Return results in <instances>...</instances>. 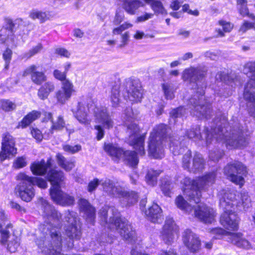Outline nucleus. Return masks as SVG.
<instances>
[{
    "label": "nucleus",
    "instance_id": "nucleus-1",
    "mask_svg": "<svg viewBox=\"0 0 255 255\" xmlns=\"http://www.w3.org/2000/svg\"><path fill=\"white\" fill-rule=\"evenodd\" d=\"M211 128L205 127L201 132L199 126H194L186 132V136L189 139L195 140H206V146L211 147L215 144V148L209 151V158L214 162L218 161L224 155L223 149L220 146H225L229 149L241 148L248 144L247 139L243 134V127H241L237 118H233L230 123L225 114L216 118Z\"/></svg>",
    "mask_w": 255,
    "mask_h": 255
},
{
    "label": "nucleus",
    "instance_id": "nucleus-2",
    "mask_svg": "<svg viewBox=\"0 0 255 255\" xmlns=\"http://www.w3.org/2000/svg\"><path fill=\"white\" fill-rule=\"evenodd\" d=\"M43 211V215L48 220L53 221L50 224L54 228L50 231L51 240L48 247L44 249L43 252L45 255H61L62 239L59 231L61 228L62 222L67 223L65 231L69 241L66 244L68 248H72L74 240H79L82 236L80 227L77 225V213L73 211L67 210L64 213V218L62 219L60 213L56 210L53 206L43 198H40L38 201Z\"/></svg>",
    "mask_w": 255,
    "mask_h": 255
},
{
    "label": "nucleus",
    "instance_id": "nucleus-3",
    "mask_svg": "<svg viewBox=\"0 0 255 255\" xmlns=\"http://www.w3.org/2000/svg\"><path fill=\"white\" fill-rule=\"evenodd\" d=\"M207 72V69L202 66L190 67L184 70L183 79L195 84L196 92L189 99L187 108L179 107L170 112V122L173 120L175 123L176 119L185 116L186 112H189L191 115L199 118L209 119L211 118L212 113L211 104L204 96L207 87L205 79Z\"/></svg>",
    "mask_w": 255,
    "mask_h": 255
},
{
    "label": "nucleus",
    "instance_id": "nucleus-4",
    "mask_svg": "<svg viewBox=\"0 0 255 255\" xmlns=\"http://www.w3.org/2000/svg\"><path fill=\"white\" fill-rule=\"evenodd\" d=\"M219 206L223 213L220 218L221 224L228 230H237L239 218L236 211L248 209L251 206V199L248 193L240 194L229 188L220 190L218 194Z\"/></svg>",
    "mask_w": 255,
    "mask_h": 255
},
{
    "label": "nucleus",
    "instance_id": "nucleus-5",
    "mask_svg": "<svg viewBox=\"0 0 255 255\" xmlns=\"http://www.w3.org/2000/svg\"><path fill=\"white\" fill-rule=\"evenodd\" d=\"M30 169L35 175H43L47 173L46 178L52 185L50 195L53 202L62 206L74 204V197L62 191L59 185L64 178L63 172L52 168L51 159H48L46 162L42 159L40 162H33L30 166Z\"/></svg>",
    "mask_w": 255,
    "mask_h": 255
},
{
    "label": "nucleus",
    "instance_id": "nucleus-6",
    "mask_svg": "<svg viewBox=\"0 0 255 255\" xmlns=\"http://www.w3.org/2000/svg\"><path fill=\"white\" fill-rule=\"evenodd\" d=\"M93 111L96 122L101 124V125L95 126L96 130V138L98 140H101L104 136L105 131L103 128L111 129L113 128L114 123L108 113L107 108L103 106H97L93 100L90 98H85L79 102L77 108L72 109L74 117L81 124H89L87 119L88 112Z\"/></svg>",
    "mask_w": 255,
    "mask_h": 255
},
{
    "label": "nucleus",
    "instance_id": "nucleus-7",
    "mask_svg": "<svg viewBox=\"0 0 255 255\" xmlns=\"http://www.w3.org/2000/svg\"><path fill=\"white\" fill-rule=\"evenodd\" d=\"M100 216L101 221L111 230H116L126 241L132 243L136 237L135 232L129 222L125 218L120 217V213L115 207L103 208L100 210Z\"/></svg>",
    "mask_w": 255,
    "mask_h": 255
},
{
    "label": "nucleus",
    "instance_id": "nucleus-8",
    "mask_svg": "<svg viewBox=\"0 0 255 255\" xmlns=\"http://www.w3.org/2000/svg\"><path fill=\"white\" fill-rule=\"evenodd\" d=\"M216 174L215 172H209L196 179L185 177L181 183L183 185V190L188 196L190 201L198 204L200 202L201 190H206L215 182Z\"/></svg>",
    "mask_w": 255,
    "mask_h": 255
},
{
    "label": "nucleus",
    "instance_id": "nucleus-9",
    "mask_svg": "<svg viewBox=\"0 0 255 255\" xmlns=\"http://www.w3.org/2000/svg\"><path fill=\"white\" fill-rule=\"evenodd\" d=\"M169 129L167 126L161 124L155 126L151 132L148 141V152L156 159H161L164 156V147L167 139L171 141L170 136H167Z\"/></svg>",
    "mask_w": 255,
    "mask_h": 255
},
{
    "label": "nucleus",
    "instance_id": "nucleus-10",
    "mask_svg": "<svg viewBox=\"0 0 255 255\" xmlns=\"http://www.w3.org/2000/svg\"><path fill=\"white\" fill-rule=\"evenodd\" d=\"M125 124L127 127V133L128 136V143L138 151L140 155L145 154L144 143L145 135H139V128L135 123L132 122L133 115L132 109L127 108L125 110Z\"/></svg>",
    "mask_w": 255,
    "mask_h": 255
},
{
    "label": "nucleus",
    "instance_id": "nucleus-11",
    "mask_svg": "<svg viewBox=\"0 0 255 255\" xmlns=\"http://www.w3.org/2000/svg\"><path fill=\"white\" fill-rule=\"evenodd\" d=\"M243 71L250 79L245 87L244 98L249 115L255 120V61L245 63Z\"/></svg>",
    "mask_w": 255,
    "mask_h": 255
},
{
    "label": "nucleus",
    "instance_id": "nucleus-12",
    "mask_svg": "<svg viewBox=\"0 0 255 255\" xmlns=\"http://www.w3.org/2000/svg\"><path fill=\"white\" fill-rule=\"evenodd\" d=\"M175 204L185 213L190 214L193 210L195 217L205 223H211L214 220V210L204 203H200L192 207L181 195H179L175 199Z\"/></svg>",
    "mask_w": 255,
    "mask_h": 255
},
{
    "label": "nucleus",
    "instance_id": "nucleus-13",
    "mask_svg": "<svg viewBox=\"0 0 255 255\" xmlns=\"http://www.w3.org/2000/svg\"><path fill=\"white\" fill-rule=\"evenodd\" d=\"M7 222V217L5 215L4 211H0V244L1 245L5 246L7 241V239L10 238L7 244V250L10 253H15L20 245L19 239L13 235L10 237L9 234L12 231V225L11 223L6 224Z\"/></svg>",
    "mask_w": 255,
    "mask_h": 255
},
{
    "label": "nucleus",
    "instance_id": "nucleus-14",
    "mask_svg": "<svg viewBox=\"0 0 255 255\" xmlns=\"http://www.w3.org/2000/svg\"><path fill=\"white\" fill-rule=\"evenodd\" d=\"M210 232L213 235V238L215 239H220L223 236H225L228 242L238 248L246 250L252 249L251 244L243 237V234L241 233L227 232L221 228H213L210 230Z\"/></svg>",
    "mask_w": 255,
    "mask_h": 255
},
{
    "label": "nucleus",
    "instance_id": "nucleus-15",
    "mask_svg": "<svg viewBox=\"0 0 255 255\" xmlns=\"http://www.w3.org/2000/svg\"><path fill=\"white\" fill-rule=\"evenodd\" d=\"M224 172L228 178L236 184L242 186L245 183L243 176L247 173V168L239 161L228 163L224 168Z\"/></svg>",
    "mask_w": 255,
    "mask_h": 255
},
{
    "label": "nucleus",
    "instance_id": "nucleus-16",
    "mask_svg": "<svg viewBox=\"0 0 255 255\" xmlns=\"http://www.w3.org/2000/svg\"><path fill=\"white\" fill-rule=\"evenodd\" d=\"M216 80L217 81L218 88L215 90V95L223 98L231 96L232 94V89L235 88L236 80L231 78L229 75L225 72H218L216 76Z\"/></svg>",
    "mask_w": 255,
    "mask_h": 255
},
{
    "label": "nucleus",
    "instance_id": "nucleus-17",
    "mask_svg": "<svg viewBox=\"0 0 255 255\" xmlns=\"http://www.w3.org/2000/svg\"><path fill=\"white\" fill-rule=\"evenodd\" d=\"M205 160L201 154L196 152L193 158L190 150H188L183 155L182 160V167L190 172L197 173L204 168Z\"/></svg>",
    "mask_w": 255,
    "mask_h": 255
},
{
    "label": "nucleus",
    "instance_id": "nucleus-18",
    "mask_svg": "<svg viewBox=\"0 0 255 255\" xmlns=\"http://www.w3.org/2000/svg\"><path fill=\"white\" fill-rule=\"evenodd\" d=\"M17 180L19 182L16 190L20 198L27 202L30 201L34 196L35 192L30 176L24 173H20L17 176Z\"/></svg>",
    "mask_w": 255,
    "mask_h": 255
},
{
    "label": "nucleus",
    "instance_id": "nucleus-19",
    "mask_svg": "<svg viewBox=\"0 0 255 255\" xmlns=\"http://www.w3.org/2000/svg\"><path fill=\"white\" fill-rule=\"evenodd\" d=\"M125 93L123 96L126 100L133 102H140L143 96V91L140 84L137 80L127 79L124 83Z\"/></svg>",
    "mask_w": 255,
    "mask_h": 255
},
{
    "label": "nucleus",
    "instance_id": "nucleus-20",
    "mask_svg": "<svg viewBox=\"0 0 255 255\" xmlns=\"http://www.w3.org/2000/svg\"><path fill=\"white\" fill-rule=\"evenodd\" d=\"M16 153L17 149L15 147V141L13 137L8 132L3 134L0 162L14 156Z\"/></svg>",
    "mask_w": 255,
    "mask_h": 255
},
{
    "label": "nucleus",
    "instance_id": "nucleus-21",
    "mask_svg": "<svg viewBox=\"0 0 255 255\" xmlns=\"http://www.w3.org/2000/svg\"><path fill=\"white\" fill-rule=\"evenodd\" d=\"M178 227L173 220L169 217L167 218L161 232V237L164 242L166 244H171L178 237Z\"/></svg>",
    "mask_w": 255,
    "mask_h": 255
},
{
    "label": "nucleus",
    "instance_id": "nucleus-22",
    "mask_svg": "<svg viewBox=\"0 0 255 255\" xmlns=\"http://www.w3.org/2000/svg\"><path fill=\"white\" fill-rule=\"evenodd\" d=\"M182 240L184 245L193 253H197L200 249L201 242L198 236L191 230L186 229L182 234Z\"/></svg>",
    "mask_w": 255,
    "mask_h": 255
},
{
    "label": "nucleus",
    "instance_id": "nucleus-23",
    "mask_svg": "<svg viewBox=\"0 0 255 255\" xmlns=\"http://www.w3.org/2000/svg\"><path fill=\"white\" fill-rule=\"evenodd\" d=\"M74 86L69 80H65L62 83V87L57 92L56 96L58 102L64 104L69 100L74 92Z\"/></svg>",
    "mask_w": 255,
    "mask_h": 255
},
{
    "label": "nucleus",
    "instance_id": "nucleus-24",
    "mask_svg": "<svg viewBox=\"0 0 255 255\" xmlns=\"http://www.w3.org/2000/svg\"><path fill=\"white\" fill-rule=\"evenodd\" d=\"M80 209L84 215L87 222L91 225H93L95 219L96 210L88 200L81 199L79 200Z\"/></svg>",
    "mask_w": 255,
    "mask_h": 255
},
{
    "label": "nucleus",
    "instance_id": "nucleus-25",
    "mask_svg": "<svg viewBox=\"0 0 255 255\" xmlns=\"http://www.w3.org/2000/svg\"><path fill=\"white\" fill-rule=\"evenodd\" d=\"M14 24L11 19H7L6 20V24L0 30V42L1 43H4L9 39L13 42L15 45L13 31L14 28Z\"/></svg>",
    "mask_w": 255,
    "mask_h": 255
},
{
    "label": "nucleus",
    "instance_id": "nucleus-26",
    "mask_svg": "<svg viewBox=\"0 0 255 255\" xmlns=\"http://www.w3.org/2000/svg\"><path fill=\"white\" fill-rule=\"evenodd\" d=\"M28 74L31 75L32 81L36 85H40L46 80L47 77L42 71L37 70L35 65H31L27 68L23 72V75L25 76Z\"/></svg>",
    "mask_w": 255,
    "mask_h": 255
},
{
    "label": "nucleus",
    "instance_id": "nucleus-27",
    "mask_svg": "<svg viewBox=\"0 0 255 255\" xmlns=\"http://www.w3.org/2000/svg\"><path fill=\"white\" fill-rule=\"evenodd\" d=\"M120 199L122 206H130L137 201L138 195L133 191H126L122 188L117 197Z\"/></svg>",
    "mask_w": 255,
    "mask_h": 255
},
{
    "label": "nucleus",
    "instance_id": "nucleus-28",
    "mask_svg": "<svg viewBox=\"0 0 255 255\" xmlns=\"http://www.w3.org/2000/svg\"><path fill=\"white\" fill-rule=\"evenodd\" d=\"M101 185L104 192L108 195L115 197H118L122 189V187L117 185L115 182L108 178L104 180H102Z\"/></svg>",
    "mask_w": 255,
    "mask_h": 255
},
{
    "label": "nucleus",
    "instance_id": "nucleus-29",
    "mask_svg": "<svg viewBox=\"0 0 255 255\" xmlns=\"http://www.w3.org/2000/svg\"><path fill=\"white\" fill-rule=\"evenodd\" d=\"M145 213L153 223H159L162 218L161 209L157 204H153Z\"/></svg>",
    "mask_w": 255,
    "mask_h": 255
},
{
    "label": "nucleus",
    "instance_id": "nucleus-30",
    "mask_svg": "<svg viewBox=\"0 0 255 255\" xmlns=\"http://www.w3.org/2000/svg\"><path fill=\"white\" fill-rule=\"evenodd\" d=\"M104 149L114 160L117 161H118L122 157L124 151L122 148L113 143L105 144Z\"/></svg>",
    "mask_w": 255,
    "mask_h": 255
},
{
    "label": "nucleus",
    "instance_id": "nucleus-31",
    "mask_svg": "<svg viewBox=\"0 0 255 255\" xmlns=\"http://www.w3.org/2000/svg\"><path fill=\"white\" fill-rule=\"evenodd\" d=\"M121 158L126 164L132 167H136L139 162L137 153L134 151L124 150Z\"/></svg>",
    "mask_w": 255,
    "mask_h": 255
},
{
    "label": "nucleus",
    "instance_id": "nucleus-32",
    "mask_svg": "<svg viewBox=\"0 0 255 255\" xmlns=\"http://www.w3.org/2000/svg\"><path fill=\"white\" fill-rule=\"evenodd\" d=\"M143 4L140 0H125L123 1V8L127 13L133 15L139 7Z\"/></svg>",
    "mask_w": 255,
    "mask_h": 255
},
{
    "label": "nucleus",
    "instance_id": "nucleus-33",
    "mask_svg": "<svg viewBox=\"0 0 255 255\" xmlns=\"http://www.w3.org/2000/svg\"><path fill=\"white\" fill-rule=\"evenodd\" d=\"M46 119L51 121L52 126L50 129V132L53 133L54 130H61L65 127V123L63 117L59 116L56 121H53L52 115L48 113L46 115Z\"/></svg>",
    "mask_w": 255,
    "mask_h": 255
},
{
    "label": "nucleus",
    "instance_id": "nucleus-34",
    "mask_svg": "<svg viewBox=\"0 0 255 255\" xmlns=\"http://www.w3.org/2000/svg\"><path fill=\"white\" fill-rule=\"evenodd\" d=\"M39 116L40 113L38 112L33 111L23 118L21 121L18 123L17 128H26Z\"/></svg>",
    "mask_w": 255,
    "mask_h": 255
},
{
    "label": "nucleus",
    "instance_id": "nucleus-35",
    "mask_svg": "<svg viewBox=\"0 0 255 255\" xmlns=\"http://www.w3.org/2000/svg\"><path fill=\"white\" fill-rule=\"evenodd\" d=\"M54 84L51 82H47L42 85L38 91V96L42 100L46 99L50 93L54 90Z\"/></svg>",
    "mask_w": 255,
    "mask_h": 255
},
{
    "label": "nucleus",
    "instance_id": "nucleus-36",
    "mask_svg": "<svg viewBox=\"0 0 255 255\" xmlns=\"http://www.w3.org/2000/svg\"><path fill=\"white\" fill-rule=\"evenodd\" d=\"M56 158L58 165L67 171H70L75 166L74 162L67 160L60 153L57 154Z\"/></svg>",
    "mask_w": 255,
    "mask_h": 255
},
{
    "label": "nucleus",
    "instance_id": "nucleus-37",
    "mask_svg": "<svg viewBox=\"0 0 255 255\" xmlns=\"http://www.w3.org/2000/svg\"><path fill=\"white\" fill-rule=\"evenodd\" d=\"M161 173L160 170L149 169L145 177L147 183L150 186H154L156 184L157 178Z\"/></svg>",
    "mask_w": 255,
    "mask_h": 255
},
{
    "label": "nucleus",
    "instance_id": "nucleus-38",
    "mask_svg": "<svg viewBox=\"0 0 255 255\" xmlns=\"http://www.w3.org/2000/svg\"><path fill=\"white\" fill-rule=\"evenodd\" d=\"M170 139L171 141L167 139L166 142H169V148L173 154L176 155L182 153L183 149L181 147L182 144V141L181 140H183V139L179 138L180 141L176 140L174 141L173 138L170 137Z\"/></svg>",
    "mask_w": 255,
    "mask_h": 255
},
{
    "label": "nucleus",
    "instance_id": "nucleus-39",
    "mask_svg": "<svg viewBox=\"0 0 255 255\" xmlns=\"http://www.w3.org/2000/svg\"><path fill=\"white\" fill-rule=\"evenodd\" d=\"M30 16L33 19H38L40 22L43 23L49 18V13L38 10H33L30 13Z\"/></svg>",
    "mask_w": 255,
    "mask_h": 255
},
{
    "label": "nucleus",
    "instance_id": "nucleus-40",
    "mask_svg": "<svg viewBox=\"0 0 255 255\" xmlns=\"http://www.w3.org/2000/svg\"><path fill=\"white\" fill-rule=\"evenodd\" d=\"M120 87L118 85H115L111 90V101L112 106L117 107L120 103Z\"/></svg>",
    "mask_w": 255,
    "mask_h": 255
},
{
    "label": "nucleus",
    "instance_id": "nucleus-41",
    "mask_svg": "<svg viewBox=\"0 0 255 255\" xmlns=\"http://www.w3.org/2000/svg\"><path fill=\"white\" fill-rule=\"evenodd\" d=\"M150 6L156 14H164L166 13V10L160 0H154L151 3Z\"/></svg>",
    "mask_w": 255,
    "mask_h": 255
},
{
    "label": "nucleus",
    "instance_id": "nucleus-42",
    "mask_svg": "<svg viewBox=\"0 0 255 255\" xmlns=\"http://www.w3.org/2000/svg\"><path fill=\"white\" fill-rule=\"evenodd\" d=\"M0 107L5 112H10L15 110L16 106L8 100H1L0 101Z\"/></svg>",
    "mask_w": 255,
    "mask_h": 255
},
{
    "label": "nucleus",
    "instance_id": "nucleus-43",
    "mask_svg": "<svg viewBox=\"0 0 255 255\" xmlns=\"http://www.w3.org/2000/svg\"><path fill=\"white\" fill-rule=\"evenodd\" d=\"M162 87L165 98L167 100L173 99L174 95L172 85L170 83H166L162 84Z\"/></svg>",
    "mask_w": 255,
    "mask_h": 255
},
{
    "label": "nucleus",
    "instance_id": "nucleus-44",
    "mask_svg": "<svg viewBox=\"0 0 255 255\" xmlns=\"http://www.w3.org/2000/svg\"><path fill=\"white\" fill-rule=\"evenodd\" d=\"M42 49V46L41 44L39 43L35 47H33L28 52L24 53L22 56V59H27L35 55L38 52H39Z\"/></svg>",
    "mask_w": 255,
    "mask_h": 255
},
{
    "label": "nucleus",
    "instance_id": "nucleus-45",
    "mask_svg": "<svg viewBox=\"0 0 255 255\" xmlns=\"http://www.w3.org/2000/svg\"><path fill=\"white\" fill-rule=\"evenodd\" d=\"M63 149L65 152L71 154H74L80 151L82 147L80 144H77L74 146L65 144L63 145Z\"/></svg>",
    "mask_w": 255,
    "mask_h": 255
},
{
    "label": "nucleus",
    "instance_id": "nucleus-46",
    "mask_svg": "<svg viewBox=\"0 0 255 255\" xmlns=\"http://www.w3.org/2000/svg\"><path fill=\"white\" fill-rule=\"evenodd\" d=\"M102 182V180L95 178L90 181L88 185L87 190L90 193H92L96 190L98 186Z\"/></svg>",
    "mask_w": 255,
    "mask_h": 255
},
{
    "label": "nucleus",
    "instance_id": "nucleus-47",
    "mask_svg": "<svg viewBox=\"0 0 255 255\" xmlns=\"http://www.w3.org/2000/svg\"><path fill=\"white\" fill-rule=\"evenodd\" d=\"M32 182V187L34 185H37L41 188H46L47 186V182L43 179L38 177H30Z\"/></svg>",
    "mask_w": 255,
    "mask_h": 255
},
{
    "label": "nucleus",
    "instance_id": "nucleus-48",
    "mask_svg": "<svg viewBox=\"0 0 255 255\" xmlns=\"http://www.w3.org/2000/svg\"><path fill=\"white\" fill-rule=\"evenodd\" d=\"M160 188L163 193L165 196H169L171 189V186L169 181L162 180Z\"/></svg>",
    "mask_w": 255,
    "mask_h": 255
},
{
    "label": "nucleus",
    "instance_id": "nucleus-49",
    "mask_svg": "<svg viewBox=\"0 0 255 255\" xmlns=\"http://www.w3.org/2000/svg\"><path fill=\"white\" fill-rule=\"evenodd\" d=\"M12 54V50L8 48L3 53L2 57L5 61V68L6 69H7L9 66L11 60Z\"/></svg>",
    "mask_w": 255,
    "mask_h": 255
},
{
    "label": "nucleus",
    "instance_id": "nucleus-50",
    "mask_svg": "<svg viewBox=\"0 0 255 255\" xmlns=\"http://www.w3.org/2000/svg\"><path fill=\"white\" fill-rule=\"evenodd\" d=\"M26 158L23 157H17L13 163V167L15 168L18 169L22 168L26 165Z\"/></svg>",
    "mask_w": 255,
    "mask_h": 255
},
{
    "label": "nucleus",
    "instance_id": "nucleus-51",
    "mask_svg": "<svg viewBox=\"0 0 255 255\" xmlns=\"http://www.w3.org/2000/svg\"><path fill=\"white\" fill-rule=\"evenodd\" d=\"M31 133L32 136L38 141H40L42 140L43 138V135L41 133V131L36 128H32L31 129Z\"/></svg>",
    "mask_w": 255,
    "mask_h": 255
},
{
    "label": "nucleus",
    "instance_id": "nucleus-52",
    "mask_svg": "<svg viewBox=\"0 0 255 255\" xmlns=\"http://www.w3.org/2000/svg\"><path fill=\"white\" fill-rule=\"evenodd\" d=\"M69 0H49L50 4L54 8L63 6Z\"/></svg>",
    "mask_w": 255,
    "mask_h": 255
},
{
    "label": "nucleus",
    "instance_id": "nucleus-53",
    "mask_svg": "<svg viewBox=\"0 0 255 255\" xmlns=\"http://www.w3.org/2000/svg\"><path fill=\"white\" fill-rule=\"evenodd\" d=\"M124 17L125 15L123 12L117 11L113 23L116 25L120 24L123 21Z\"/></svg>",
    "mask_w": 255,
    "mask_h": 255
},
{
    "label": "nucleus",
    "instance_id": "nucleus-54",
    "mask_svg": "<svg viewBox=\"0 0 255 255\" xmlns=\"http://www.w3.org/2000/svg\"><path fill=\"white\" fill-rule=\"evenodd\" d=\"M53 75L56 79L61 81L62 82L65 80H68L66 79V74L64 72H62L60 70H55L53 72Z\"/></svg>",
    "mask_w": 255,
    "mask_h": 255
},
{
    "label": "nucleus",
    "instance_id": "nucleus-55",
    "mask_svg": "<svg viewBox=\"0 0 255 255\" xmlns=\"http://www.w3.org/2000/svg\"><path fill=\"white\" fill-rule=\"evenodd\" d=\"M219 23L222 26L223 29L225 32H229L233 28V25L230 23L224 20H220Z\"/></svg>",
    "mask_w": 255,
    "mask_h": 255
},
{
    "label": "nucleus",
    "instance_id": "nucleus-56",
    "mask_svg": "<svg viewBox=\"0 0 255 255\" xmlns=\"http://www.w3.org/2000/svg\"><path fill=\"white\" fill-rule=\"evenodd\" d=\"M122 40L121 44L119 45V47L122 48L127 45L129 41V32L127 31L121 35Z\"/></svg>",
    "mask_w": 255,
    "mask_h": 255
},
{
    "label": "nucleus",
    "instance_id": "nucleus-57",
    "mask_svg": "<svg viewBox=\"0 0 255 255\" xmlns=\"http://www.w3.org/2000/svg\"><path fill=\"white\" fill-rule=\"evenodd\" d=\"M10 206L11 208L15 209L16 211H19L21 213H25V209L23 207L20 206L16 202L13 201H10Z\"/></svg>",
    "mask_w": 255,
    "mask_h": 255
},
{
    "label": "nucleus",
    "instance_id": "nucleus-58",
    "mask_svg": "<svg viewBox=\"0 0 255 255\" xmlns=\"http://www.w3.org/2000/svg\"><path fill=\"white\" fill-rule=\"evenodd\" d=\"M55 52L58 55L65 57H69L70 55V52L65 48H58L56 49Z\"/></svg>",
    "mask_w": 255,
    "mask_h": 255
},
{
    "label": "nucleus",
    "instance_id": "nucleus-59",
    "mask_svg": "<svg viewBox=\"0 0 255 255\" xmlns=\"http://www.w3.org/2000/svg\"><path fill=\"white\" fill-rule=\"evenodd\" d=\"M153 16V14L150 13H145L144 14L137 17V21L138 22H143L151 18Z\"/></svg>",
    "mask_w": 255,
    "mask_h": 255
},
{
    "label": "nucleus",
    "instance_id": "nucleus-60",
    "mask_svg": "<svg viewBox=\"0 0 255 255\" xmlns=\"http://www.w3.org/2000/svg\"><path fill=\"white\" fill-rule=\"evenodd\" d=\"M253 24L252 23L246 21L241 26L240 28V31L243 32H246L247 30L253 27Z\"/></svg>",
    "mask_w": 255,
    "mask_h": 255
},
{
    "label": "nucleus",
    "instance_id": "nucleus-61",
    "mask_svg": "<svg viewBox=\"0 0 255 255\" xmlns=\"http://www.w3.org/2000/svg\"><path fill=\"white\" fill-rule=\"evenodd\" d=\"M182 10L184 12H187L190 14L196 16L199 14V12L197 10L192 11V10L189 9V6L187 4H185L183 5Z\"/></svg>",
    "mask_w": 255,
    "mask_h": 255
},
{
    "label": "nucleus",
    "instance_id": "nucleus-62",
    "mask_svg": "<svg viewBox=\"0 0 255 255\" xmlns=\"http://www.w3.org/2000/svg\"><path fill=\"white\" fill-rule=\"evenodd\" d=\"M240 12L243 16L248 15L249 12L247 7V4L239 7Z\"/></svg>",
    "mask_w": 255,
    "mask_h": 255
},
{
    "label": "nucleus",
    "instance_id": "nucleus-63",
    "mask_svg": "<svg viewBox=\"0 0 255 255\" xmlns=\"http://www.w3.org/2000/svg\"><path fill=\"white\" fill-rule=\"evenodd\" d=\"M144 35L145 34L143 32L136 30L133 35V38L136 40L141 39L143 37H144Z\"/></svg>",
    "mask_w": 255,
    "mask_h": 255
},
{
    "label": "nucleus",
    "instance_id": "nucleus-64",
    "mask_svg": "<svg viewBox=\"0 0 255 255\" xmlns=\"http://www.w3.org/2000/svg\"><path fill=\"white\" fill-rule=\"evenodd\" d=\"M180 6V3L178 0H174L170 4V7L174 10H178Z\"/></svg>",
    "mask_w": 255,
    "mask_h": 255
}]
</instances>
